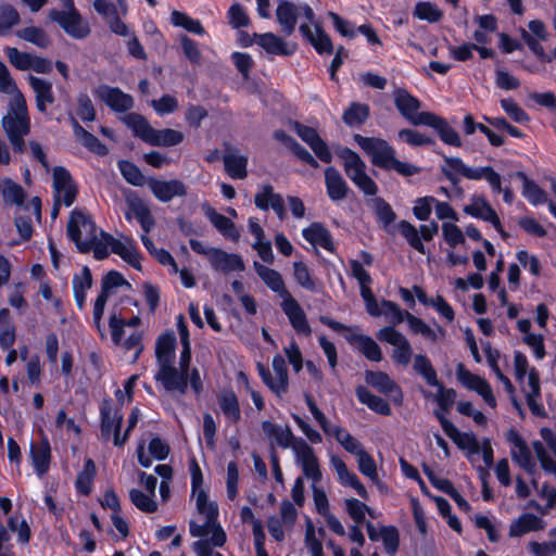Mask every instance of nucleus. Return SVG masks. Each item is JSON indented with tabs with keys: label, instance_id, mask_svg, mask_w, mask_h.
<instances>
[{
	"label": "nucleus",
	"instance_id": "nucleus-29",
	"mask_svg": "<svg viewBox=\"0 0 556 556\" xmlns=\"http://www.w3.org/2000/svg\"><path fill=\"white\" fill-rule=\"evenodd\" d=\"M273 137L277 141L281 142L287 149H289L301 162L307 164L312 168L319 167L318 161L283 129L275 130Z\"/></svg>",
	"mask_w": 556,
	"mask_h": 556
},
{
	"label": "nucleus",
	"instance_id": "nucleus-62",
	"mask_svg": "<svg viewBox=\"0 0 556 556\" xmlns=\"http://www.w3.org/2000/svg\"><path fill=\"white\" fill-rule=\"evenodd\" d=\"M4 202L23 205L26 199V192L23 187L11 179H8L2 189Z\"/></svg>",
	"mask_w": 556,
	"mask_h": 556
},
{
	"label": "nucleus",
	"instance_id": "nucleus-5",
	"mask_svg": "<svg viewBox=\"0 0 556 556\" xmlns=\"http://www.w3.org/2000/svg\"><path fill=\"white\" fill-rule=\"evenodd\" d=\"M414 370L421 376L428 386L437 387L439 393L437 395V403L440 410L446 417L456 399V391L452 388H445L439 380L437 370L431 364L429 357L425 354H417L414 357Z\"/></svg>",
	"mask_w": 556,
	"mask_h": 556
},
{
	"label": "nucleus",
	"instance_id": "nucleus-4",
	"mask_svg": "<svg viewBox=\"0 0 556 556\" xmlns=\"http://www.w3.org/2000/svg\"><path fill=\"white\" fill-rule=\"evenodd\" d=\"M338 155L343 160V168L352 182L365 194L374 197L378 193V185L367 175L366 164L354 150L343 147L338 151Z\"/></svg>",
	"mask_w": 556,
	"mask_h": 556
},
{
	"label": "nucleus",
	"instance_id": "nucleus-11",
	"mask_svg": "<svg viewBox=\"0 0 556 556\" xmlns=\"http://www.w3.org/2000/svg\"><path fill=\"white\" fill-rule=\"evenodd\" d=\"M377 339L393 345L395 349L392 358L395 363L406 366L409 364L413 355V349L409 341L393 326H386L377 332Z\"/></svg>",
	"mask_w": 556,
	"mask_h": 556
},
{
	"label": "nucleus",
	"instance_id": "nucleus-35",
	"mask_svg": "<svg viewBox=\"0 0 556 556\" xmlns=\"http://www.w3.org/2000/svg\"><path fill=\"white\" fill-rule=\"evenodd\" d=\"M219 408L226 419L232 424L241 420V408L237 394L232 389H224L217 394Z\"/></svg>",
	"mask_w": 556,
	"mask_h": 556
},
{
	"label": "nucleus",
	"instance_id": "nucleus-33",
	"mask_svg": "<svg viewBox=\"0 0 556 556\" xmlns=\"http://www.w3.org/2000/svg\"><path fill=\"white\" fill-rule=\"evenodd\" d=\"M254 269L264 283L274 292L283 299L288 298L290 292L286 289L285 281L279 271L269 268L258 262H254Z\"/></svg>",
	"mask_w": 556,
	"mask_h": 556
},
{
	"label": "nucleus",
	"instance_id": "nucleus-15",
	"mask_svg": "<svg viewBox=\"0 0 556 556\" xmlns=\"http://www.w3.org/2000/svg\"><path fill=\"white\" fill-rule=\"evenodd\" d=\"M2 127L8 137L29 134L30 119L23 96L16 99V111L14 115L8 114L2 117Z\"/></svg>",
	"mask_w": 556,
	"mask_h": 556
},
{
	"label": "nucleus",
	"instance_id": "nucleus-51",
	"mask_svg": "<svg viewBox=\"0 0 556 556\" xmlns=\"http://www.w3.org/2000/svg\"><path fill=\"white\" fill-rule=\"evenodd\" d=\"M117 167L123 178L131 186L142 187L146 182V178L140 168L131 161L119 160Z\"/></svg>",
	"mask_w": 556,
	"mask_h": 556
},
{
	"label": "nucleus",
	"instance_id": "nucleus-19",
	"mask_svg": "<svg viewBox=\"0 0 556 556\" xmlns=\"http://www.w3.org/2000/svg\"><path fill=\"white\" fill-rule=\"evenodd\" d=\"M53 191L54 195L61 197L63 192V204L70 207L76 200L78 188L73 180L70 170L63 166H55L53 168Z\"/></svg>",
	"mask_w": 556,
	"mask_h": 556
},
{
	"label": "nucleus",
	"instance_id": "nucleus-12",
	"mask_svg": "<svg viewBox=\"0 0 556 556\" xmlns=\"http://www.w3.org/2000/svg\"><path fill=\"white\" fill-rule=\"evenodd\" d=\"M433 415L440 422L443 432L459 450H468L469 454H478L480 452V444L472 432H460L440 410H434Z\"/></svg>",
	"mask_w": 556,
	"mask_h": 556
},
{
	"label": "nucleus",
	"instance_id": "nucleus-28",
	"mask_svg": "<svg viewBox=\"0 0 556 556\" xmlns=\"http://www.w3.org/2000/svg\"><path fill=\"white\" fill-rule=\"evenodd\" d=\"M302 36L313 46L315 51L323 54L333 53V43L330 36L323 29L319 24L315 25L316 35L313 34L307 24H302L299 28Z\"/></svg>",
	"mask_w": 556,
	"mask_h": 556
},
{
	"label": "nucleus",
	"instance_id": "nucleus-17",
	"mask_svg": "<svg viewBox=\"0 0 556 556\" xmlns=\"http://www.w3.org/2000/svg\"><path fill=\"white\" fill-rule=\"evenodd\" d=\"M365 381L384 395L391 397V401L401 405L403 403V391L401 387L384 371H365Z\"/></svg>",
	"mask_w": 556,
	"mask_h": 556
},
{
	"label": "nucleus",
	"instance_id": "nucleus-57",
	"mask_svg": "<svg viewBox=\"0 0 556 556\" xmlns=\"http://www.w3.org/2000/svg\"><path fill=\"white\" fill-rule=\"evenodd\" d=\"M380 535L388 555L393 556L400 546V533L395 526H381Z\"/></svg>",
	"mask_w": 556,
	"mask_h": 556
},
{
	"label": "nucleus",
	"instance_id": "nucleus-16",
	"mask_svg": "<svg viewBox=\"0 0 556 556\" xmlns=\"http://www.w3.org/2000/svg\"><path fill=\"white\" fill-rule=\"evenodd\" d=\"M155 381L161 382L165 391L186 394L188 390V372L178 370L173 363L162 364L154 376Z\"/></svg>",
	"mask_w": 556,
	"mask_h": 556
},
{
	"label": "nucleus",
	"instance_id": "nucleus-18",
	"mask_svg": "<svg viewBox=\"0 0 556 556\" xmlns=\"http://www.w3.org/2000/svg\"><path fill=\"white\" fill-rule=\"evenodd\" d=\"M293 451L301 463L304 476L312 479L314 483H318L323 475L314 448L300 438L293 445Z\"/></svg>",
	"mask_w": 556,
	"mask_h": 556
},
{
	"label": "nucleus",
	"instance_id": "nucleus-52",
	"mask_svg": "<svg viewBox=\"0 0 556 556\" xmlns=\"http://www.w3.org/2000/svg\"><path fill=\"white\" fill-rule=\"evenodd\" d=\"M414 16L428 23H437L442 16L443 12L432 2L419 1L416 3L413 12Z\"/></svg>",
	"mask_w": 556,
	"mask_h": 556
},
{
	"label": "nucleus",
	"instance_id": "nucleus-34",
	"mask_svg": "<svg viewBox=\"0 0 556 556\" xmlns=\"http://www.w3.org/2000/svg\"><path fill=\"white\" fill-rule=\"evenodd\" d=\"M29 85L35 92L36 108L40 113L47 112V105L55 101L52 84L42 78L30 76Z\"/></svg>",
	"mask_w": 556,
	"mask_h": 556
},
{
	"label": "nucleus",
	"instance_id": "nucleus-55",
	"mask_svg": "<svg viewBox=\"0 0 556 556\" xmlns=\"http://www.w3.org/2000/svg\"><path fill=\"white\" fill-rule=\"evenodd\" d=\"M129 498L131 503L143 513L152 514L157 510V503L154 501V496L146 494L139 489H131L129 491Z\"/></svg>",
	"mask_w": 556,
	"mask_h": 556
},
{
	"label": "nucleus",
	"instance_id": "nucleus-56",
	"mask_svg": "<svg viewBox=\"0 0 556 556\" xmlns=\"http://www.w3.org/2000/svg\"><path fill=\"white\" fill-rule=\"evenodd\" d=\"M20 21V14L13 5L9 3L0 5V35H7Z\"/></svg>",
	"mask_w": 556,
	"mask_h": 556
},
{
	"label": "nucleus",
	"instance_id": "nucleus-26",
	"mask_svg": "<svg viewBox=\"0 0 556 556\" xmlns=\"http://www.w3.org/2000/svg\"><path fill=\"white\" fill-rule=\"evenodd\" d=\"M29 456L36 473L41 477L49 471L51 463V446L48 438L30 444Z\"/></svg>",
	"mask_w": 556,
	"mask_h": 556
},
{
	"label": "nucleus",
	"instance_id": "nucleus-36",
	"mask_svg": "<svg viewBox=\"0 0 556 556\" xmlns=\"http://www.w3.org/2000/svg\"><path fill=\"white\" fill-rule=\"evenodd\" d=\"M355 395L361 404L366 405L370 410L381 416L392 414L390 404L382 397L372 394L366 387L359 384L355 388Z\"/></svg>",
	"mask_w": 556,
	"mask_h": 556
},
{
	"label": "nucleus",
	"instance_id": "nucleus-49",
	"mask_svg": "<svg viewBox=\"0 0 556 556\" xmlns=\"http://www.w3.org/2000/svg\"><path fill=\"white\" fill-rule=\"evenodd\" d=\"M224 166L226 173L232 179H244L248 176V157L244 155L226 154Z\"/></svg>",
	"mask_w": 556,
	"mask_h": 556
},
{
	"label": "nucleus",
	"instance_id": "nucleus-2",
	"mask_svg": "<svg viewBox=\"0 0 556 556\" xmlns=\"http://www.w3.org/2000/svg\"><path fill=\"white\" fill-rule=\"evenodd\" d=\"M353 138L369 156L371 164L384 172H395L402 177H412L421 172L419 166L396 159L394 147L383 138L365 137L359 134H355Z\"/></svg>",
	"mask_w": 556,
	"mask_h": 556
},
{
	"label": "nucleus",
	"instance_id": "nucleus-64",
	"mask_svg": "<svg viewBox=\"0 0 556 556\" xmlns=\"http://www.w3.org/2000/svg\"><path fill=\"white\" fill-rule=\"evenodd\" d=\"M295 281L307 291H316L315 280L312 278L308 267L305 263L299 261L293 263Z\"/></svg>",
	"mask_w": 556,
	"mask_h": 556
},
{
	"label": "nucleus",
	"instance_id": "nucleus-9",
	"mask_svg": "<svg viewBox=\"0 0 556 556\" xmlns=\"http://www.w3.org/2000/svg\"><path fill=\"white\" fill-rule=\"evenodd\" d=\"M49 18L59 24V26L74 39H85L90 34L89 24L83 20L78 10L65 12L51 9L48 14Z\"/></svg>",
	"mask_w": 556,
	"mask_h": 556
},
{
	"label": "nucleus",
	"instance_id": "nucleus-60",
	"mask_svg": "<svg viewBox=\"0 0 556 556\" xmlns=\"http://www.w3.org/2000/svg\"><path fill=\"white\" fill-rule=\"evenodd\" d=\"M123 286L130 288V283L125 279V277L119 271L110 270L106 275L102 277L100 293H104V295L109 298L114 289H117Z\"/></svg>",
	"mask_w": 556,
	"mask_h": 556
},
{
	"label": "nucleus",
	"instance_id": "nucleus-59",
	"mask_svg": "<svg viewBox=\"0 0 556 556\" xmlns=\"http://www.w3.org/2000/svg\"><path fill=\"white\" fill-rule=\"evenodd\" d=\"M5 55L11 63L18 71H28L31 67L33 54L22 52L15 47H7Z\"/></svg>",
	"mask_w": 556,
	"mask_h": 556
},
{
	"label": "nucleus",
	"instance_id": "nucleus-21",
	"mask_svg": "<svg viewBox=\"0 0 556 556\" xmlns=\"http://www.w3.org/2000/svg\"><path fill=\"white\" fill-rule=\"evenodd\" d=\"M101 238L110 247L112 253L118 255L124 262L138 271L142 270L141 254L134 244L127 247L121 240L114 238L111 233L103 230L100 231Z\"/></svg>",
	"mask_w": 556,
	"mask_h": 556
},
{
	"label": "nucleus",
	"instance_id": "nucleus-63",
	"mask_svg": "<svg viewBox=\"0 0 556 556\" xmlns=\"http://www.w3.org/2000/svg\"><path fill=\"white\" fill-rule=\"evenodd\" d=\"M273 368L277 375V389L279 394L286 393L289 386V374L285 358L277 354L273 358Z\"/></svg>",
	"mask_w": 556,
	"mask_h": 556
},
{
	"label": "nucleus",
	"instance_id": "nucleus-47",
	"mask_svg": "<svg viewBox=\"0 0 556 556\" xmlns=\"http://www.w3.org/2000/svg\"><path fill=\"white\" fill-rule=\"evenodd\" d=\"M169 20L173 26L180 27L190 34L201 37L206 35V30L201 21L191 17L185 12L173 10Z\"/></svg>",
	"mask_w": 556,
	"mask_h": 556
},
{
	"label": "nucleus",
	"instance_id": "nucleus-25",
	"mask_svg": "<svg viewBox=\"0 0 556 556\" xmlns=\"http://www.w3.org/2000/svg\"><path fill=\"white\" fill-rule=\"evenodd\" d=\"M210 263L214 269L222 270L224 273L243 271L245 269L241 255L227 253L218 248L211 249Z\"/></svg>",
	"mask_w": 556,
	"mask_h": 556
},
{
	"label": "nucleus",
	"instance_id": "nucleus-53",
	"mask_svg": "<svg viewBox=\"0 0 556 556\" xmlns=\"http://www.w3.org/2000/svg\"><path fill=\"white\" fill-rule=\"evenodd\" d=\"M16 35L21 39L42 49L47 48L50 43L47 33L41 27L28 26L17 30Z\"/></svg>",
	"mask_w": 556,
	"mask_h": 556
},
{
	"label": "nucleus",
	"instance_id": "nucleus-8",
	"mask_svg": "<svg viewBox=\"0 0 556 556\" xmlns=\"http://www.w3.org/2000/svg\"><path fill=\"white\" fill-rule=\"evenodd\" d=\"M190 473H191V491L195 494L197 509L208 521H216L218 519V507L217 504L208 502V495L205 490L202 489L203 475L201 468L195 458L190 462Z\"/></svg>",
	"mask_w": 556,
	"mask_h": 556
},
{
	"label": "nucleus",
	"instance_id": "nucleus-32",
	"mask_svg": "<svg viewBox=\"0 0 556 556\" xmlns=\"http://www.w3.org/2000/svg\"><path fill=\"white\" fill-rule=\"evenodd\" d=\"M325 185L327 194L332 201H340L348 197L350 188L339 170L332 166L325 169Z\"/></svg>",
	"mask_w": 556,
	"mask_h": 556
},
{
	"label": "nucleus",
	"instance_id": "nucleus-20",
	"mask_svg": "<svg viewBox=\"0 0 556 556\" xmlns=\"http://www.w3.org/2000/svg\"><path fill=\"white\" fill-rule=\"evenodd\" d=\"M148 186L153 195L161 202H169L175 197L187 195V187L179 179L160 180L156 178H150Z\"/></svg>",
	"mask_w": 556,
	"mask_h": 556
},
{
	"label": "nucleus",
	"instance_id": "nucleus-54",
	"mask_svg": "<svg viewBox=\"0 0 556 556\" xmlns=\"http://www.w3.org/2000/svg\"><path fill=\"white\" fill-rule=\"evenodd\" d=\"M372 208L377 219L384 226H389L396 219V214L392 206L381 197L371 200Z\"/></svg>",
	"mask_w": 556,
	"mask_h": 556
},
{
	"label": "nucleus",
	"instance_id": "nucleus-50",
	"mask_svg": "<svg viewBox=\"0 0 556 556\" xmlns=\"http://www.w3.org/2000/svg\"><path fill=\"white\" fill-rule=\"evenodd\" d=\"M127 204L130 211L135 214L142 229L146 232H149L154 226V220L149 207H147L138 197L134 199L127 198Z\"/></svg>",
	"mask_w": 556,
	"mask_h": 556
},
{
	"label": "nucleus",
	"instance_id": "nucleus-40",
	"mask_svg": "<svg viewBox=\"0 0 556 556\" xmlns=\"http://www.w3.org/2000/svg\"><path fill=\"white\" fill-rule=\"evenodd\" d=\"M544 528V521L531 513H525L519 516L509 527V535L513 538L521 536L532 531H539Z\"/></svg>",
	"mask_w": 556,
	"mask_h": 556
},
{
	"label": "nucleus",
	"instance_id": "nucleus-6",
	"mask_svg": "<svg viewBox=\"0 0 556 556\" xmlns=\"http://www.w3.org/2000/svg\"><path fill=\"white\" fill-rule=\"evenodd\" d=\"M67 236L79 253H89L98 239L97 225L90 215L74 210L67 224Z\"/></svg>",
	"mask_w": 556,
	"mask_h": 556
},
{
	"label": "nucleus",
	"instance_id": "nucleus-48",
	"mask_svg": "<svg viewBox=\"0 0 556 556\" xmlns=\"http://www.w3.org/2000/svg\"><path fill=\"white\" fill-rule=\"evenodd\" d=\"M184 134L172 128L153 129L150 146L153 147H175L184 141Z\"/></svg>",
	"mask_w": 556,
	"mask_h": 556
},
{
	"label": "nucleus",
	"instance_id": "nucleus-24",
	"mask_svg": "<svg viewBox=\"0 0 556 556\" xmlns=\"http://www.w3.org/2000/svg\"><path fill=\"white\" fill-rule=\"evenodd\" d=\"M254 204L262 211L273 208L279 218H282L286 213L285 203L281 194L274 191L270 184L261 186V189L255 193Z\"/></svg>",
	"mask_w": 556,
	"mask_h": 556
},
{
	"label": "nucleus",
	"instance_id": "nucleus-44",
	"mask_svg": "<svg viewBox=\"0 0 556 556\" xmlns=\"http://www.w3.org/2000/svg\"><path fill=\"white\" fill-rule=\"evenodd\" d=\"M351 275L355 278L359 285L361 296L364 302L374 300L376 296L370 288L372 283V279L370 274L363 267L359 261L351 260L350 261Z\"/></svg>",
	"mask_w": 556,
	"mask_h": 556
},
{
	"label": "nucleus",
	"instance_id": "nucleus-37",
	"mask_svg": "<svg viewBox=\"0 0 556 556\" xmlns=\"http://www.w3.org/2000/svg\"><path fill=\"white\" fill-rule=\"evenodd\" d=\"M262 430L268 438H274L276 443L282 447H293L300 438H295L289 426L282 428L280 425L274 424L269 420L262 422Z\"/></svg>",
	"mask_w": 556,
	"mask_h": 556
},
{
	"label": "nucleus",
	"instance_id": "nucleus-46",
	"mask_svg": "<svg viewBox=\"0 0 556 556\" xmlns=\"http://www.w3.org/2000/svg\"><path fill=\"white\" fill-rule=\"evenodd\" d=\"M276 16L278 23L283 27V30L288 35L292 34L298 22L295 4L287 0H281L277 5Z\"/></svg>",
	"mask_w": 556,
	"mask_h": 556
},
{
	"label": "nucleus",
	"instance_id": "nucleus-41",
	"mask_svg": "<svg viewBox=\"0 0 556 556\" xmlns=\"http://www.w3.org/2000/svg\"><path fill=\"white\" fill-rule=\"evenodd\" d=\"M97 476V467L91 458L84 462L83 469L77 473L75 490L78 494L88 496L92 492L93 481Z\"/></svg>",
	"mask_w": 556,
	"mask_h": 556
},
{
	"label": "nucleus",
	"instance_id": "nucleus-23",
	"mask_svg": "<svg viewBox=\"0 0 556 556\" xmlns=\"http://www.w3.org/2000/svg\"><path fill=\"white\" fill-rule=\"evenodd\" d=\"M281 308L298 333L304 336L312 333V328L307 321L305 312L292 295L283 299Z\"/></svg>",
	"mask_w": 556,
	"mask_h": 556
},
{
	"label": "nucleus",
	"instance_id": "nucleus-27",
	"mask_svg": "<svg viewBox=\"0 0 556 556\" xmlns=\"http://www.w3.org/2000/svg\"><path fill=\"white\" fill-rule=\"evenodd\" d=\"M302 236L314 247L319 245L330 253L336 251L333 238L330 231L321 223H312L308 227L302 230Z\"/></svg>",
	"mask_w": 556,
	"mask_h": 556
},
{
	"label": "nucleus",
	"instance_id": "nucleus-13",
	"mask_svg": "<svg viewBox=\"0 0 556 556\" xmlns=\"http://www.w3.org/2000/svg\"><path fill=\"white\" fill-rule=\"evenodd\" d=\"M456 376L464 387L477 392L490 407H496L497 403L492 388L484 378L470 372L463 363L457 365Z\"/></svg>",
	"mask_w": 556,
	"mask_h": 556
},
{
	"label": "nucleus",
	"instance_id": "nucleus-3",
	"mask_svg": "<svg viewBox=\"0 0 556 556\" xmlns=\"http://www.w3.org/2000/svg\"><path fill=\"white\" fill-rule=\"evenodd\" d=\"M442 156L444 164L441 165V173L453 187H457L459 193L463 192V189L458 187L460 176L470 180L485 179L493 193H501L502 177L492 166L470 167L458 156L444 154Z\"/></svg>",
	"mask_w": 556,
	"mask_h": 556
},
{
	"label": "nucleus",
	"instance_id": "nucleus-22",
	"mask_svg": "<svg viewBox=\"0 0 556 556\" xmlns=\"http://www.w3.org/2000/svg\"><path fill=\"white\" fill-rule=\"evenodd\" d=\"M255 42L268 54L290 56L296 51V45L285 41L274 33L254 34Z\"/></svg>",
	"mask_w": 556,
	"mask_h": 556
},
{
	"label": "nucleus",
	"instance_id": "nucleus-30",
	"mask_svg": "<svg viewBox=\"0 0 556 556\" xmlns=\"http://www.w3.org/2000/svg\"><path fill=\"white\" fill-rule=\"evenodd\" d=\"M205 216L210 219L213 226L227 239L237 242L240 238V232L235 223L227 216L218 213L214 207L208 204L203 205Z\"/></svg>",
	"mask_w": 556,
	"mask_h": 556
},
{
	"label": "nucleus",
	"instance_id": "nucleus-1",
	"mask_svg": "<svg viewBox=\"0 0 556 556\" xmlns=\"http://www.w3.org/2000/svg\"><path fill=\"white\" fill-rule=\"evenodd\" d=\"M394 105L399 113L413 126H428L433 128L440 140L448 146L460 148L463 142L458 132L448 122L433 112H418L420 100L409 93L405 88H396L393 92Z\"/></svg>",
	"mask_w": 556,
	"mask_h": 556
},
{
	"label": "nucleus",
	"instance_id": "nucleus-43",
	"mask_svg": "<svg viewBox=\"0 0 556 556\" xmlns=\"http://www.w3.org/2000/svg\"><path fill=\"white\" fill-rule=\"evenodd\" d=\"M516 176L522 181V195L530 204L538 206L548 201L546 191L523 172H517Z\"/></svg>",
	"mask_w": 556,
	"mask_h": 556
},
{
	"label": "nucleus",
	"instance_id": "nucleus-45",
	"mask_svg": "<svg viewBox=\"0 0 556 556\" xmlns=\"http://www.w3.org/2000/svg\"><path fill=\"white\" fill-rule=\"evenodd\" d=\"M370 115V108L367 103L353 101L342 114L343 123L349 127L361 126L366 123Z\"/></svg>",
	"mask_w": 556,
	"mask_h": 556
},
{
	"label": "nucleus",
	"instance_id": "nucleus-14",
	"mask_svg": "<svg viewBox=\"0 0 556 556\" xmlns=\"http://www.w3.org/2000/svg\"><path fill=\"white\" fill-rule=\"evenodd\" d=\"M96 96L115 113L128 112L135 105L132 96L118 87L100 85L96 90Z\"/></svg>",
	"mask_w": 556,
	"mask_h": 556
},
{
	"label": "nucleus",
	"instance_id": "nucleus-31",
	"mask_svg": "<svg viewBox=\"0 0 556 556\" xmlns=\"http://www.w3.org/2000/svg\"><path fill=\"white\" fill-rule=\"evenodd\" d=\"M71 125L75 138L90 152L104 156L109 153L108 147L98 137L85 129L75 117H71Z\"/></svg>",
	"mask_w": 556,
	"mask_h": 556
},
{
	"label": "nucleus",
	"instance_id": "nucleus-42",
	"mask_svg": "<svg viewBox=\"0 0 556 556\" xmlns=\"http://www.w3.org/2000/svg\"><path fill=\"white\" fill-rule=\"evenodd\" d=\"M122 121L131 129L135 137L140 138L143 142L149 144L154 128L143 115L139 113H128Z\"/></svg>",
	"mask_w": 556,
	"mask_h": 556
},
{
	"label": "nucleus",
	"instance_id": "nucleus-10",
	"mask_svg": "<svg viewBox=\"0 0 556 556\" xmlns=\"http://www.w3.org/2000/svg\"><path fill=\"white\" fill-rule=\"evenodd\" d=\"M397 227L400 233L406 239L408 244L420 254L427 253L422 240L431 241L439 231V225L435 220L420 225L419 231L407 220H401Z\"/></svg>",
	"mask_w": 556,
	"mask_h": 556
},
{
	"label": "nucleus",
	"instance_id": "nucleus-39",
	"mask_svg": "<svg viewBox=\"0 0 556 556\" xmlns=\"http://www.w3.org/2000/svg\"><path fill=\"white\" fill-rule=\"evenodd\" d=\"M177 341L173 331H166L159 336L155 343V356L159 366L173 363L175 358Z\"/></svg>",
	"mask_w": 556,
	"mask_h": 556
},
{
	"label": "nucleus",
	"instance_id": "nucleus-58",
	"mask_svg": "<svg viewBox=\"0 0 556 556\" xmlns=\"http://www.w3.org/2000/svg\"><path fill=\"white\" fill-rule=\"evenodd\" d=\"M397 136L400 140L404 141L410 147H425L435 143L433 138L410 128L401 129Z\"/></svg>",
	"mask_w": 556,
	"mask_h": 556
},
{
	"label": "nucleus",
	"instance_id": "nucleus-61",
	"mask_svg": "<svg viewBox=\"0 0 556 556\" xmlns=\"http://www.w3.org/2000/svg\"><path fill=\"white\" fill-rule=\"evenodd\" d=\"M178 41L180 43L181 51H182L185 58L191 64L199 65L202 60V54L198 47V43L186 34H181L178 37Z\"/></svg>",
	"mask_w": 556,
	"mask_h": 556
},
{
	"label": "nucleus",
	"instance_id": "nucleus-7",
	"mask_svg": "<svg viewBox=\"0 0 556 556\" xmlns=\"http://www.w3.org/2000/svg\"><path fill=\"white\" fill-rule=\"evenodd\" d=\"M100 431L103 440H109L113 434V443L115 446H123L128 440L130 431L128 427L125 429L123 435L121 430L123 426V415L115 413L112 416L113 407L112 400L110 397L104 399L100 406Z\"/></svg>",
	"mask_w": 556,
	"mask_h": 556
},
{
	"label": "nucleus",
	"instance_id": "nucleus-38",
	"mask_svg": "<svg viewBox=\"0 0 556 556\" xmlns=\"http://www.w3.org/2000/svg\"><path fill=\"white\" fill-rule=\"evenodd\" d=\"M345 340L353 344L357 343L361 353L370 362H381L382 351L378 343L366 334H345Z\"/></svg>",
	"mask_w": 556,
	"mask_h": 556
}]
</instances>
